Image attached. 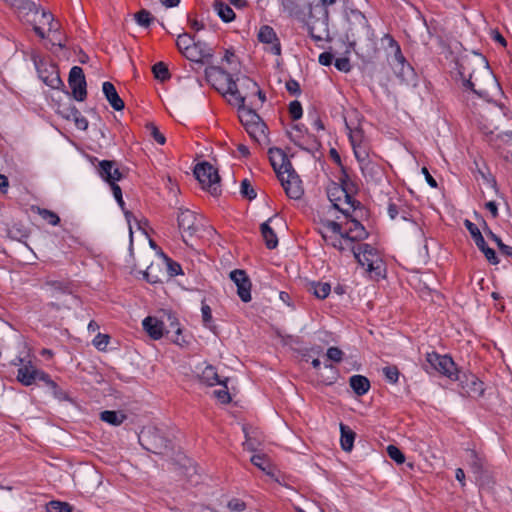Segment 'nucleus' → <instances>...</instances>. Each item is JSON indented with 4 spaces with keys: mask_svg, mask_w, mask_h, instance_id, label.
Here are the masks:
<instances>
[{
    "mask_svg": "<svg viewBox=\"0 0 512 512\" xmlns=\"http://www.w3.org/2000/svg\"><path fill=\"white\" fill-rule=\"evenodd\" d=\"M318 231L326 245L342 253L351 252L371 278L379 279L385 276V263L379 251L370 244L359 243L368 237V232L357 219L345 224L321 220Z\"/></svg>",
    "mask_w": 512,
    "mask_h": 512,
    "instance_id": "nucleus-1",
    "label": "nucleus"
},
{
    "mask_svg": "<svg viewBox=\"0 0 512 512\" xmlns=\"http://www.w3.org/2000/svg\"><path fill=\"white\" fill-rule=\"evenodd\" d=\"M346 128L349 131V141L361 171L364 174L368 171H372L374 164L370 160V144L363 129L360 127L351 128L348 124H346Z\"/></svg>",
    "mask_w": 512,
    "mask_h": 512,
    "instance_id": "nucleus-2",
    "label": "nucleus"
},
{
    "mask_svg": "<svg viewBox=\"0 0 512 512\" xmlns=\"http://www.w3.org/2000/svg\"><path fill=\"white\" fill-rule=\"evenodd\" d=\"M239 119L250 137L259 144L267 141V126L260 116L245 105L238 107Z\"/></svg>",
    "mask_w": 512,
    "mask_h": 512,
    "instance_id": "nucleus-3",
    "label": "nucleus"
},
{
    "mask_svg": "<svg viewBox=\"0 0 512 512\" xmlns=\"http://www.w3.org/2000/svg\"><path fill=\"white\" fill-rule=\"evenodd\" d=\"M327 194L334 208L339 210L345 216L346 221L341 222L342 224L355 219L352 213H354L356 209L360 207L361 203L359 201L355 200L354 198H350V196L345 194L344 190L338 186L337 183H332L328 187Z\"/></svg>",
    "mask_w": 512,
    "mask_h": 512,
    "instance_id": "nucleus-4",
    "label": "nucleus"
},
{
    "mask_svg": "<svg viewBox=\"0 0 512 512\" xmlns=\"http://www.w3.org/2000/svg\"><path fill=\"white\" fill-rule=\"evenodd\" d=\"M425 370L436 371L451 380H458V370L453 359L448 355H440L436 352L426 354Z\"/></svg>",
    "mask_w": 512,
    "mask_h": 512,
    "instance_id": "nucleus-5",
    "label": "nucleus"
},
{
    "mask_svg": "<svg viewBox=\"0 0 512 512\" xmlns=\"http://www.w3.org/2000/svg\"><path fill=\"white\" fill-rule=\"evenodd\" d=\"M194 175L204 189H207L213 196L221 193L220 176L216 168L208 162H202L195 166Z\"/></svg>",
    "mask_w": 512,
    "mask_h": 512,
    "instance_id": "nucleus-6",
    "label": "nucleus"
},
{
    "mask_svg": "<svg viewBox=\"0 0 512 512\" xmlns=\"http://www.w3.org/2000/svg\"><path fill=\"white\" fill-rule=\"evenodd\" d=\"M143 441L147 445V450L155 454H168L172 448V442L158 428H150L143 433Z\"/></svg>",
    "mask_w": 512,
    "mask_h": 512,
    "instance_id": "nucleus-7",
    "label": "nucleus"
},
{
    "mask_svg": "<svg viewBox=\"0 0 512 512\" xmlns=\"http://www.w3.org/2000/svg\"><path fill=\"white\" fill-rule=\"evenodd\" d=\"M31 59L37 69L39 78L47 86L57 88L62 83L55 66L48 65L37 53H33Z\"/></svg>",
    "mask_w": 512,
    "mask_h": 512,
    "instance_id": "nucleus-8",
    "label": "nucleus"
},
{
    "mask_svg": "<svg viewBox=\"0 0 512 512\" xmlns=\"http://www.w3.org/2000/svg\"><path fill=\"white\" fill-rule=\"evenodd\" d=\"M488 142L503 159L512 161V128L498 134L490 131Z\"/></svg>",
    "mask_w": 512,
    "mask_h": 512,
    "instance_id": "nucleus-9",
    "label": "nucleus"
},
{
    "mask_svg": "<svg viewBox=\"0 0 512 512\" xmlns=\"http://www.w3.org/2000/svg\"><path fill=\"white\" fill-rule=\"evenodd\" d=\"M277 177L289 198L297 200L302 197L304 194L302 181L292 167L288 172L280 173Z\"/></svg>",
    "mask_w": 512,
    "mask_h": 512,
    "instance_id": "nucleus-10",
    "label": "nucleus"
},
{
    "mask_svg": "<svg viewBox=\"0 0 512 512\" xmlns=\"http://www.w3.org/2000/svg\"><path fill=\"white\" fill-rule=\"evenodd\" d=\"M177 222L185 243H187V237L194 236L200 230L196 214L188 209L179 210Z\"/></svg>",
    "mask_w": 512,
    "mask_h": 512,
    "instance_id": "nucleus-11",
    "label": "nucleus"
},
{
    "mask_svg": "<svg viewBox=\"0 0 512 512\" xmlns=\"http://www.w3.org/2000/svg\"><path fill=\"white\" fill-rule=\"evenodd\" d=\"M282 11L299 22H306L307 14H311L312 5L306 0H281Z\"/></svg>",
    "mask_w": 512,
    "mask_h": 512,
    "instance_id": "nucleus-12",
    "label": "nucleus"
},
{
    "mask_svg": "<svg viewBox=\"0 0 512 512\" xmlns=\"http://www.w3.org/2000/svg\"><path fill=\"white\" fill-rule=\"evenodd\" d=\"M96 171L100 178L109 184L110 188H113L114 185H118L117 182L124 177L123 173L119 170L117 162L113 160L99 161L96 166Z\"/></svg>",
    "mask_w": 512,
    "mask_h": 512,
    "instance_id": "nucleus-13",
    "label": "nucleus"
},
{
    "mask_svg": "<svg viewBox=\"0 0 512 512\" xmlns=\"http://www.w3.org/2000/svg\"><path fill=\"white\" fill-rule=\"evenodd\" d=\"M69 87L75 100L84 101L87 96L86 80L83 69L79 66L71 68L68 78Z\"/></svg>",
    "mask_w": 512,
    "mask_h": 512,
    "instance_id": "nucleus-14",
    "label": "nucleus"
},
{
    "mask_svg": "<svg viewBox=\"0 0 512 512\" xmlns=\"http://www.w3.org/2000/svg\"><path fill=\"white\" fill-rule=\"evenodd\" d=\"M228 101L230 105L236 107H242L245 104V99L249 97L248 92H244L240 89V78L234 80L232 77L229 79V83L221 93Z\"/></svg>",
    "mask_w": 512,
    "mask_h": 512,
    "instance_id": "nucleus-15",
    "label": "nucleus"
},
{
    "mask_svg": "<svg viewBox=\"0 0 512 512\" xmlns=\"http://www.w3.org/2000/svg\"><path fill=\"white\" fill-rule=\"evenodd\" d=\"M231 280L237 286V294L243 302L251 301V281L244 270L236 269L230 273Z\"/></svg>",
    "mask_w": 512,
    "mask_h": 512,
    "instance_id": "nucleus-16",
    "label": "nucleus"
},
{
    "mask_svg": "<svg viewBox=\"0 0 512 512\" xmlns=\"http://www.w3.org/2000/svg\"><path fill=\"white\" fill-rule=\"evenodd\" d=\"M231 74L217 66H210L205 69L207 81L220 93L224 92Z\"/></svg>",
    "mask_w": 512,
    "mask_h": 512,
    "instance_id": "nucleus-17",
    "label": "nucleus"
},
{
    "mask_svg": "<svg viewBox=\"0 0 512 512\" xmlns=\"http://www.w3.org/2000/svg\"><path fill=\"white\" fill-rule=\"evenodd\" d=\"M258 39L261 43L267 44L266 48L273 55L281 54V43L274 31V29L268 25H264L260 28L258 33Z\"/></svg>",
    "mask_w": 512,
    "mask_h": 512,
    "instance_id": "nucleus-18",
    "label": "nucleus"
},
{
    "mask_svg": "<svg viewBox=\"0 0 512 512\" xmlns=\"http://www.w3.org/2000/svg\"><path fill=\"white\" fill-rule=\"evenodd\" d=\"M387 210L388 215L392 220L397 217H400L405 221H410L412 219L410 207L400 197L390 198Z\"/></svg>",
    "mask_w": 512,
    "mask_h": 512,
    "instance_id": "nucleus-19",
    "label": "nucleus"
},
{
    "mask_svg": "<svg viewBox=\"0 0 512 512\" xmlns=\"http://www.w3.org/2000/svg\"><path fill=\"white\" fill-rule=\"evenodd\" d=\"M269 158L277 176L280 173L288 172L292 167L291 162L280 148H270Z\"/></svg>",
    "mask_w": 512,
    "mask_h": 512,
    "instance_id": "nucleus-20",
    "label": "nucleus"
},
{
    "mask_svg": "<svg viewBox=\"0 0 512 512\" xmlns=\"http://www.w3.org/2000/svg\"><path fill=\"white\" fill-rule=\"evenodd\" d=\"M467 462L469 467L471 468L472 472L475 475V479L477 482H480L483 480L484 475L486 473V461L484 457L479 455L474 450H469L467 452Z\"/></svg>",
    "mask_w": 512,
    "mask_h": 512,
    "instance_id": "nucleus-21",
    "label": "nucleus"
},
{
    "mask_svg": "<svg viewBox=\"0 0 512 512\" xmlns=\"http://www.w3.org/2000/svg\"><path fill=\"white\" fill-rule=\"evenodd\" d=\"M348 21L350 23V31L352 35L355 33H365L368 30V20L365 15L359 10H351L348 15Z\"/></svg>",
    "mask_w": 512,
    "mask_h": 512,
    "instance_id": "nucleus-22",
    "label": "nucleus"
},
{
    "mask_svg": "<svg viewBox=\"0 0 512 512\" xmlns=\"http://www.w3.org/2000/svg\"><path fill=\"white\" fill-rule=\"evenodd\" d=\"M144 330L154 340H158L164 335V323L155 317L148 316L142 322Z\"/></svg>",
    "mask_w": 512,
    "mask_h": 512,
    "instance_id": "nucleus-23",
    "label": "nucleus"
},
{
    "mask_svg": "<svg viewBox=\"0 0 512 512\" xmlns=\"http://www.w3.org/2000/svg\"><path fill=\"white\" fill-rule=\"evenodd\" d=\"M38 370L29 361L18 369L17 380L24 386L32 385L37 379Z\"/></svg>",
    "mask_w": 512,
    "mask_h": 512,
    "instance_id": "nucleus-24",
    "label": "nucleus"
},
{
    "mask_svg": "<svg viewBox=\"0 0 512 512\" xmlns=\"http://www.w3.org/2000/svg\"><path fill=\"white\" fill-rule=\"evenodd\" d=\"M102 90L107 101L110 103L113 109L120 111L124 108V101L120 98L115 86L111 82H104L102 85Z\"/></svg>",
    "mask_w": 512,
    "mask_h": 512,
    "instance_id": "nucleus-25",
    "label": "nucleus"
},
{
    "mask_svg": "<svg viewBox=\"0 0 512 512\" xmlns=\"http://www.w3.org/2000/svg\"><path fill=\"white\" fill-rule=\"evenodd\" d=\"M273 220V217L269 218L266 222L260 226L261 235L268 249H274L278 245V238L274 230L270 227L269 223Z\"/></svg>",
    "mask_w": 512,
    "mask_h": 512,
    "instance_id": "nucleus-26",
    "label": "nucleus"
},
{
    "mask_svg": "<svg viewBox=\"0 0 512 512\" xmlns=\"http://www.w3.org/2000/svg\"><path fill=\"white\" fill-rule=\"evenodd\" d=\"M213 9L216 14L222 19V21L228 23L235 19V12L231 8L230 4L225 3L222 0H214Z\"/></svg>",
    "mask_w": 512,
    "mask_h": 512,
    "instance_id": "nucleus-27",
    "label": "nucleus"
},
{
    "mask_svg": "<svg viewBox=\"0 0 512 512\" xmlns=\"http://www.w3.org/2000/svg\"><path fill=\"white\" fill-rule=\"evenodd\" d=\"M349 384L353 391L359 396L366 394L370 389V382L368 378L362 375L351 376Z\"/></svg>",
    "mask_w": 512,
    "mask_h": 512,
    "instance_id": "nucleus-28",
    "label": "nucleus"
},
{
    "mask_svg": "<svg viewBox=\"0 0 512 512\" xmlns=\"http://www.w3.org/2000/svg\"><path fill=\"white\" fill-rule=\"evenodd\" d=\"M199 378L202 383L207 386H214L216 384H223V381L220 380L217 370L212 365H206V367L202 370Z\"/></svg>",
    "mask_w": 512,
    "mask_h": 512,
    "instance_id": "nucleus-29",
    "label": "nucleus"
},
{
    "mask_svg": "<svg viewBox=\"0 0 512 512\" xmlns=\"http://www.w3.org/2000/svg\"><path fill=\"white\" fill-rule=\"evenodd\" d=\"M340 432L341 448L346 452H350L353 449L355 433L350 429V427L342 423L340 424Z\"/></svg>",
    "mask_w": 512,
    "mask_h": 512,
    "instance_id": "nucleus-30",
    "label": "nucleus"
},
{
    "mask_svg": "<svg viewBox=\"0 0 512 512\" xmlns=\"http://www.w3.org/2000/svg\"><path fill=\"white\" fill-rule=\"evenodd\" d=\"M467 388L463 386L464 393L469 397L481 396L484 392L483 382H481L476 376L471 375L467 379Z\"/></svg>",
    "mask_w": 512,
    "mask_h": 512,
    "instance_id": "nucleus-31",
    "label": "nucleus"
},
{
    "mask_svg": "<svg viewBox=\"0 0 512 512\" xmlns=\"http://www.w3.org/2000/svg\"><path fill=\"white\" fill-rule=\"evenodd\" d=\"M337 184L344 190L345 194L350 196V198H354V194L357 192V185L350 178L344 168H342L341 175L339 177V183Z\"/></svg>",
    "mask_w": 512,
    "mask_h": 512,
    "instance_id": "nucleus-32",
    "label": "nucleus"
},
{
    "mask_svg": "<svg viewBox=\"0 0 512 512\" xmlns=\"http://www.w3.org/2000/svg\"><path fill=\"white\" fill-rule=\"evenodd\" d=\"M100 419L108 424L119 426L126 419V415L120 411L106 410L101 412Z\"/></svg>",
    "mask_w": 512,
    "mask_h": 512,
    "instance_id": "nucleus-33",
    "label": "nucleus"
},
{
    "mask_svg": "<svg viewBox=\"0 0 512 512\" xmlns=\"http://www.w3.org/2000/svg\"><path fill=\"white\" fill-rule=\"evenodd\" d=\"M460 74L462 75V78H463V86L466 89L471 90L473 93H475L481 97L487 95L486 89L483 88L482 86L478 85L476 83V80L473 79V76H474L473 73H470L468 78L465 77V74L463 71H461Z\"/></svg>",
    "mask_w": 512,
    "mask_h": 512,
    "instance_id": "nucleus-34",
    "label": "nucleus"
},
{
    "mask_svg": "<svg viewBox=\"0 0 512 512\" xmlns=\"http://www.w3.org/2000/svg\"><path fill=\"white\" fill-rule=\"evenodd\" d=\"M309 291L318 299H325L331 292V286L326 282H312Z\"/></svg>",
    "mask_w": 512,
    "mask_h": 512,
    "instance_id": "nucleus-35",
    "label": "nucleus"
},
{
    "mask_svg": "<svg viewBox=\"0 0 512 512\" xmlns=\"http://www.w3.org/2000/svg\"><path fill=\"white\" fill-rule=\"evenodd\" d=\"M188 60L194 62H202L203 59L207 56H210L209 53L204 52L201 48H199L198 44H193L190 48L182 53Z\"/></svg>",
    "mask_w": 512,
    "mask_h": 512,
    "instance_id": "nucleus-36",
    "label": "nucleus"
},
{
    "mask_svg": "<svg viewBox=\"0 0 512 512\" xmlns=\"http://www.w3.org/2000/svg\"><path fill=\"white\" fill-rule=\"evenodd\" d=\"M464 225L467 228V230L469 231V233L471 234L478 249L483 248L484 244H486V241H485L484 237L482 236L479 228L474 223H472L470 220H465Z\"/></svg>",
    "mask_w": 512,
    "mask_h": 512,
    "instance_id": "nucleus-37",
    "label": "nucleus"
},
{
    "mask_svg": "<svg viewBox=\"0 0 512 512\" xmlns=\"http://www.w3.org/2000/svg\"><path fill=\"white\" fill-rule=\"evenodd\" d=\"M5 3L20 11L32 12L36 10V5L30 0H3Z\"/></svg>",
    "mask_w": 512,
    "mask_h": 512,
    "instance_id": "nucleus-38",
    "label": "nucleus"
},
{
    "mask_svg": "<svg viewBox=\"0 0 512 512\" xmlns=\"http://www.w3.org/2000/svg\"><path fill=\"white\" fill-rule=\"evenodd\" d=\"M251 463L260 470L270 474L271 464L269 459L264 454H256L251 457Z\"/></svg>",
    "mask_w": 512,
    "mask_h": 512,
    "instance_id": "nucleus-39",
    "label": "nucleus"
},
{
    "mask_svg": "<svg viewBox=\"0 0 512 512\" xmlns=\"http://www.w3.org/2000/svg\"><path fill=\"white\" fill-rule=\"evenodd\" d=\"M152 72L154 77L160 81H166L170 78L168 67L163 62H158L153 65Z\"/></svg>",
    "mask_w": 512,
    "mask_h": 512,
    "instance_id": "nucleus-40",
    "label": "nucleus"
},
{
    "mask_svg": "<svg viewBox=\"0 0 512 512\" xmlns=\"http://www.w3.org/2000/svg\"><path fill=\"white\" fill-rule=\"evenodd\" d=\"M37 213L43 220L47 221L52 226H56L60 223L59 216L51 210L38 207Z\"/></svg>",
    "mask_w": 512,
    "mask_h": 512,
    "instance_id": "nucleus-41",
    "label": "nucleus"
},
{
    "mask_svg": "<svg viewBox=\"0 0 512 512\" xmlns=\"http://www.w3.org/2000/svg\"><path fill=\"white\" fill-rule=\"evenodd\" d=\"M135 20L140 26L147 28L154 21V17L149 11L142 9L135 14Z\"/></svg>",
    "mask_w": 512,
    "mask_h": 512,
    "instance_id": "nucleus-42",
    "label": "nucleus"
},
{
    "mask_svg": "<svg viewBox=\"0 0 512 512\" xmlns=\"http://www.w3.org/2000/svg\"><path fill=\"white\" fill-rule=\"evenodd\" d=\"M193 44H195L194 39L188 33L179 35L176 41V45L181 53L186 51Z\"/></svg>",
    "mask_w": 512,
    "mask_h": 512,
    "instance_id": "nucleus-43",
    "label": "nucleus"
},
{
    "mask_svg": "<svg viewBox=\"0 0 512 512\" xmlns=\"http://www.w3.org/2000/svg\"><path fill=\"white\" fill-rule=\"evenodd\" d=\"M111 190L113 192L115 200L117 201V203L119 204L121 209L124 211L127 221L130 223V218L132 217V213L130 211H125V209H124L125 202L122 197V190H121L120 186L114 185L113 188H111Z\"/></svg>",
    "mask_w": 512,
    "mask_h": 512,
    "instance_id": "nucleus-44",
    "label": "nucleus"
},
{
    "mask_svg": "<svg viewBox=\"0 0 512 512\" xmlns=\"http://www.w3.org/2000/svg\"><path fill=\"white\" fill-rule=\"evenodd\" d=\"M240 89L248 92L249 96L253 95L254 91H258V84L249 77H240Z\"/></svg>",
    "mask_w": 512,
    "mask_h": 512,
    "instance_id": "nucleus-45",
    "label": "nucleus"
},
{
    "mask_svg": "<svg viewBox=\"0 0 512 512\" xmlns=\"http://www.w3.org/2000/svg\"><path fill=\"white\" fill-rule=\"evenodd\" d=\"M387 454L397 464H403L405 462L404 454L401 452V450L398 447H396L394 445H389L387 447Z\"/></svg>",
    "mask_w": 512,
    "mask_h": 512,
    "instance_id": "nucleus-46",
    "label": "nucleus"
},
{
    "mask_svg": "<svg viewBox=\"0 0 512 512\" xmlns=\"http://www.w3.org/2000/svg\"><path fill=\"white\" fill-rule=\"evenodd\" d=\"M49 512H72V507L66 503L61 501H50L48 504Z\"/></svg>",
    "mask_w": 512,
    "mask_h": 512,
    "instance_id": "nucleus-47",
    "label": "nucleus"
},
{
    "mask_svg": "<svg viewBox=\"0 0 512 512\" xmlns=\"http://www.w3.org/2000/svg\"><path fill=\"white\" fill-rule=\"evenodd\" d=\"M383 374L390 383L395 384L398 382L400 373L396 366L391 365L383 368Z\"/></svg>",
    "mask_w": 512,
    "mask_h": 512,
    "instance_id": "nucleus-48",
    "label": "nucleus"
},
{
    "mask_svg": "<svg viewBox=\"0 0 512 512\" xmlns=\"http://www.w3.org/2000/svg\"><path fill=\"white\" fill-rule=\"evenodd\" d=\"M241 195L249 200L255 199L257 194L248 179L241 182Z\"/></svg>",
    "mask_w": 512,
    "mask_h": 512,
    "instance_id": "nucleus-49",
    "label": "nucleus"
},
{
    "mask_svg": "<svg viewBox=\"0 0 512 512\" xmlns=\"http://www.w3.org/2000/svg\"><path fill=\"white\" fill-rule=\"evenodd\" d=\"M164 260L166 262V266H167V273H168V277H174L176 275H179V274H182V268L180 266L179 263L171 260L170 258L168 257H164Z\"/></svg>",
    "mask_w": 512,
    "mask_h": 512,
    "instance_id": "nucleus-50",
    "label": "nucleus"
},
{
    "mask_svg": "<svg viewBox=\"0 0 512 512\" xmlns=\"http://www.w3.org/2000/svg\"><path fill=\"white\" fill-rule=\"evenodd\" d=\"M147 130L150 132L151 137L160 145L165 144L166 138L165 136L159 131L157 126L153 123H149L146 126Z\"/></svg>",
    "mask_w": 512,
    "mask_h": 512,
    "instance_id": "nucleus-51",
    "label": "nucleus"
},
{
    "mask_svg": "<svg viewBox=\"0 0 512 512\" xmlns=\"http://www.w3.org/2000/svg\"><path fill=\"white\" fill-rule=\"evenodd\" d=\"M157 267L150 265L144 272V278L147 282L152 284L163 283V279L155 274Z\"/></svg>",
    "mask_w": 512,
    "mask_h": 512,
    "instance_id": "nucleus-52",
    "label": "nucleus"
},
{
    "mask_svg": "<svg viewBox=\"0 0 512 512\" xmlns=\"http://www.w3.org/2000/svg\"><path fill=\"white\" fill-rule=\"evenodd\" d=\"M221 385L223 386V388L215 390L214 395L221 403L227 404L231 401V396L228 392L226 383L223 381V384Z\"/></svg>",
    "mask_w": 512,
    "mask_h": 512,
    "instance_id": "nucleus-53",
    "label": "nucleus"
},
{
    "mask_svg": "<svg viewBox=\"0 0 512 512\" xmlns=\"http://www.w3.org/2000/svg\"><path fill=\"white\" fill-rule=\"evenodd\" d=\"M202 312V320L205 327L212 329L213 320H212V311L209 305L203 304L201 307Z\"/></svg>",
    "mask_w": 512,
    "mask_h": 512,
    "instance_id": "nucleus-54",
    "label": "nucleus"
},
{
    "mask_svg": "<svg viewBox=\"0 0 512 512\" xmlns=\"http://www.w3.org/2000/svg\"><path fill=\"white\" fill-rule=\"evenodd\" d=\"M289 114L293 120H298L302 117L303 110L299 101L295 100L289 104Z\"/></svg>",
    "mask_w": 512,
    "mask_h": 512,
    "instance_id": "nucleus-55",
    "label": "nucleus"
},
{
    "mask_svg": "<svg viewBox=\"0 0 512 512\" xmlns=\"http://www.w3.org/2000/svg\"><path fill=\"white\" fill-rule=\"evenodd\" d=\"M37 379L45 382L54 391L55 394L58 393L59 386L57 385V383L55 381H53L50 378V376L47 373H45L44 371L38 370Z\"/></svg>",
    "mask_w": 512,
    "mask_h": 512,
    "instance_id": "nucleus-56",
    "label": "nucleus"
},
{
    "mask_svg": "<svg viewBox=\"0 0 512 512\" xmlns=\"http://www.w3.org/2000/svg\"><path fill=\"white\" fill-rule=\"evenodd\" d=\"M343 355H344V353L338 347H330V348H328L327 353H326L328 360L337 362V363L342 361Z\"/></svg>",
    "mask_w": 512,
    "mask_h": 512,
    "instance_id": "nucleus-57",
    "label": "nucleus"
},
{
    "mask_svg": "<svg viewBox=\"0 0 512 512\" xmlns=\"http://www.w3.org/2000/svg\"><path fill=\"white\" fill-rule=\"evenodd\" d=\"M110 337L107 334L99 333L93 340L94 346L98 350H105L109 344Z\"/></svg>",
    "mask_w": 512,
    "mask_h": 512,
    "instance_id": "nucleus-58",
    "label": "nucleus"
},
{
    "mask_svg": "<svg viewBox=\"0 0 512 512\" xmlns=\"http://www.w3.org/2000/svg\"><path fill=\"white\" fill-rule=\"evenodd\" d=\"M227 507L232 512H242L246 509V503L241 499L233 498L228 502Z\"/></svg>",
    "mask_w": 512,
    "mask_h": 512,
    "instance_id": "nucleus-59",
    "label": "nucleus"
},
{
    "mask_svg": "<svg viewBox=\"0 0 512 512\" xmlns=\"http://www.w3.org/2000/svg\"><path fill=\"white\" fill-rule=\"evenodd\" d=\"M479 250L485 255L486 259L491 264L495 265L499 263V259L496 255V252L492 248L488 247L487 244H484V247L479 248Z\"/></svg>",
    "mask_w": 512,
    "mask_h": 512,
    "instance_id": "nucleus-60",
    "label": "nucleus"
},
{
    "mask_svg": "<svg viewBox=\"0 0 512 512\" xmlns=\"http://www.w3.org/2000/svg\"><path fill=\"white\" fill-rule=\"evenodd\" d=\"M335 67L342 72H349L351 70V64L348 58L342 57L337 58L334 62Z\"/></svg>",
    "mask_w": 512,
    "mask_h": 512,
    "instance_id": "nucleus-61",
    "label": "nucleus"
},
{
    "mask_svg": "<svg viewBox=\"0 0 512 512\" xmlns=\"http://www.w3.org/2000/svg\"><path fill=\"white\" fill-rule=\"evenodd\" d=\"M286 89L292 95H297L301 92L299 83L294 79L286 82Z\"/></svg>",
    "mask_w": 512,
    "mask_h": 512,
    "instance_id": "nucleus-62",
    "label": "nucleus"
},
{
    "mask_svg": "<svg viewBox=\"0 0 512 512\" xmlns=\"http://www.w3.org/2000/svg\"><path fill=\"white\" fill-rule=\"evenodd\" d=\"M334 59L333 54L329 52H323L319 55V63L323 66H329L332 64Z\"/></svg>",
    "mask_w": 512,
    "mask_h": 512,
    "instance_id": "nucleus-63",
    "label": "nucleus"
},
{
    "mask_svg": "<svg viewBox=\"0 0 512 512\" xmlns=\"http://www.w3.org/2000/svg\"><path fill=\"white\" fill-rule=\"evenodd\" d=\"M308 26V33L310 35V37L315 41V42H320L324 39V36L322 34H318L316 31H315V27L312 26V25H307Z\"/></svg>",
    "mask_w": 512,
    "mask_h": 512,
    "instance_id": "nucleus-64",
    "label": "nucleus"
}]
</instances>
